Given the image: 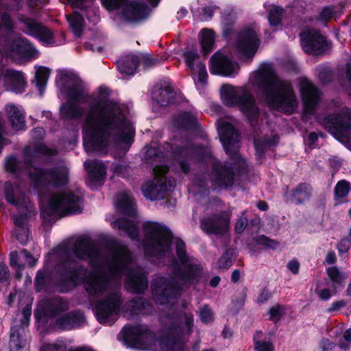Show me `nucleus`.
Returning a JSON list of instances; mask_svg holds the SVG:
<instances>
[{"instance_id": "obj_1", "label": "nucleus", "mask_w": 351, "mask_h": 351, "mask_svg": "<svg viewBox=\"0 0 351 351\" xmlns=\"http://www.w3.org/2000/svg\"><path fill=\"white\" fill-rule=\"evenodd\" d=\"M110 93L108 88L99 86L97 98L93 97L89 103L84 126L88 137L84 141L86 152L106 155L114 132L115 143L128 146L134 143L135 129L119 104L109 98Z\"/></svg>"}, {"instance_id": "obj_2", "label": "nucleus", "mask_w": 351, "mask_h": 351, "mask_svg": "<svg viewBox=\"0 0 351 351\" xmlns=\"http://www.w3.org/2000/svg\"><path fill=\"white\" fill-rule=\"evenodd\" d=\"M219 137L229 160L223 162L215 161L211 167V181L219 188L228 189L232 187L236 176H241L247 172V161L241 156L238 149L234 148L240 141V134L234 125L223 122L217 128Z\"/></svg>"}, {"instance_id": "obj_3", "label": "nucleus", "mask_w": 351, "mask_h": 351, "mask_svg": "<svg viewBox=\"0 0 351 351\" xmlns=\"http://www.w3.org/2000/svg\"><path fill=\"white\" fill-rule=\"evenodd\" d=\"M255 79L269 108L289 115L295 112L298 101L291 82L280 80L270 64H262Z\"/></svg>"}, {"instance_id": "obj_4", "label": "nucleus", "mask_w": 351, "mask_h": 351, "mask_svg": "<svg viewBox=\"0 0 351 351\" xmlns=\"http://www.w3.org/2000/svg\"><path fill=\"white\" fill-rule=\"evenodd\" d=\"M223 104L229 108H237L241 113L243 120L253 129L259 124L261 114V108L253 93L245 87H241L237 92L230 84H223L221 88Z\"/></svg>"}, {"instance_id": "obj_5", "label": "nucleus", "mask_w": 351, "mask_h": 351, "mask_svg": "<svg viewBox=\"0 0 351 351\" xmlns=\"http://www.w3.org/2000/svg\"><path fill=\"white\" fill-rule=\"evenodd\" d=\"M88 269L70 257H62L53 267L55 286L61 293H67L82 285L88 275Z\"/></svg>"}, {"instance_id": "obj_6", "label": "nucleus", "mask_w": 351, "mask_h": 351, "mask_svg": "<svg viewBox=\"0 0 351 351\" xmlns=\"http://www.w3.org/2000/svg\"><path fill=\"white\" fill-rule=\"evenodd\" d=\"M175 245L178 260L172 262L174 275L185 285H197L203 276V267L199 263L191 262L182 239H178Z\"/></svg>"}, {"instance_id": "obj_7", "label": "nucleus", "mask_w": 351, "mask_h": 351, "mask_svg": "<svg viewBox=\"0 0 351 351\" xmlns=\"http://www.w3.org/2000/svg\"><path fill=\"white\" fill-rule=\"evenodd\" d=\"M143 228L145 233V255L155 257L171 250L173 234L168 227L158 222L147 221Z\"/></svg>"}, {"instance_id": "obj_8", "label": "nucleus", "mask_w": 351, "mask_h": 351, "mask_svg": "<svg viewBox=\"0 0 351 351\" xmlns=\"http://www.w3.org/2000/svg\"><path fill=\"white\" fill-rule=\"evenodd\" d=\"M28 178L33 189L38 193L49 187H63L69 182L67 171L58 167H34V171L29 172Z\"/></svg>"}, {"instance_id": "obj_9", "label": "nucleus", "mask_w": 351, "mask_h": 351, "mask_svg": "<svg viewBox=\"0 0 351 351\" xmlns=\"http://www.w3.org/2000/svg\"><path fill=\"white\" fill-rule=\"evenodd\" d=\"M82 199L81 196L73 191H63L49 199L47 210L41 211L40 215L45 218V213L49 217L81 213L82 208L79 204Z\"/></svg>"}, {"instance_id": "obj_10", "label": "nucleus", "mask_w": 351, "mask_h": 351, "mask_svg": "<svg viewBox=\"0 0 351 351\" xmlns=\"http://www.w3.org/2000/svg\"><path fill=\"white\" fill-rule=\"evenodd\" d=\"M121 332L123 340L130 347L141 350H151L156 346L158 337L154 331L143 326L125 325Z\"/></svg>"}, {"instance_id": "obj_11", "label": "nucleus", "mask_w": 351, "mask_h": 351, "mask_svg": "<svg viewBox=\"0 0 351 351\" xmlns=\"http://www.w3.org/2000/svg\"><path fill=\"white\" fill-rule=\"evenodd\" d=\"M193 151L199 161H203L206 157V150L201 145H171L170 147V160L172 164L178 165L181 171L188 174L191 171V152Z\"/></svg>"}, {"instance_id": "obj_12", "label": "nucleus", "mask_w": 351, "mask_h": 351, "mask_svg": "<svg viewBox=\"0 0 351 351\" xmlns=\"http://www.w3.org/2000/svg\"><path fill=\"white\" fill-rule=\"evenodd\" d=\"M151 291L156 304L166 305L180 296L182 288L178 282L166 277L159 276L153 280Z\"/></svg>"}, {"instance_id": "obj_13", "label": "nucleus", "mask_w": 351, "mask_h": 351, "mask_svg": "<svg viewBox=\"0 0 351 351\" xmlns=\"http://www.w3.org/2000/svg\"><path fill=\"white\" fill-rule=\"evenodd\" d=\"M19 23L23 25V31L28 36H32L47 45L55 43L53 32L42 23L23 14L17 15Z\"/></svg>"}, {"instance_id": "obj_14", "label": "nucleus", "mask_w": 351, "mask_h": 351, "mask_svg": "<svg viewBox=\"0 0 351 351\" xmlns=\"http://www.w3.org/2000/svg\"><path fill=\"white\" fill-rule=\"evenodd\" d=\"M58 74L61 81L73 83V85L68 86L66 90V94L69 101L86 103L88 99L93 97L92 95L85 93L84 82L77 73L66 70H61L58 72Z\"/></svg>"}, {"instance_id": "obj_15", "label": "nucleus", "mask_w": 351, "mask_h": 351, "mask_svg": "<svg viewBox=\"0 0 351 351\" xmlns=\"http://www.w3.org/2000/svg\"><path fill=\"white\" fill-rule=\"evenodd\" d=\"M301 45L304 51L309 55L318 56L328 49L325 36L315 29H308L300 34Z\"/></svg>"}, {"instance_id": "obj_16", "label": "nucleus", "mask_w": 351, "mask_h": 351, "mask_svg": "<svg viewBox=\"0 0 351 351\" xmlns=\"http://www.w3.org/2000/svg\"><path fill=\"white\" fill-rule=\"evenodd\" d=\"M324 128L331 134L342 136L351 131V113H330L323 119Z\"/></svg>"}, {"instance_id": "obj_17", "label": "nucleus", "mask_w": 351, "mask_h": 351, "mask_svg": "<svg viewBox=\"0 0 351 351\" xmlns=\"http://www.w3.org/2000/svg\"><path fill=\"white\" fill-rule=\"evenodd\" d=\"M72 252L78 260H88L91 263L97 261L101 257L98 245L92 242L88 236H83L76 239L72 246Z\"/></svg>"}, {"instance_id": "obj_18", "label": "nucleus", "mask_w": 351, "mask_h": 351, "mask_svg": "<svg viewBox=\"0 0 351 351\" xmlns=\"http://www.w3.org/2000/svg\"><path fill=\"white\" fill-rule=\"evenodd\" d=\"M122 304L121 295L114 292L99 300L95 305L97 319L100 324H105L113 314L119 312Z\"/></svg>"}, {"instance_id": "obj_19", "label": "nucleus", "mask_w": 351, "mask_h": 351, "mask_svg": "<svg viewBox=\"0 0 351 351\" xmlns=\"http://www.w3.org/2000/svg\"><path fill=\"white\" fill-rule=\"evenodd\" d=\"M260 45L255 30L251 27H245L238 34L237 49L245 58H252L256 53Z\"/></svg>"}, {"instance_id": "obj_20", "label": "nucleus", "mask_w": 351, "mask_h": 351, "mask_svg": "<svg viewBox=\"0 0 351 351\" xmlns=\"http://www.w3.org/2000/svg\"><path fill=\"white\" fill-rule=\"evenodd\" d=\"M110 280L109 274L104 270L99 269L91 274L88 278L85 277V281L82 284L89 295L99 297L106 292Z\"/></svg>"}, {"instance_id": "obj_21", "label": "nucleus", "mask_w": 351, "mask_h": 351, "mask_svg": "<svg viewBox=\"0 0 351 351\" xmlns=\"http://www.w3.org/2000/svg\"><path fill=\"white\" fill-rule=\"evenodd\" d=\"M300 92L306 112H312L317 106L322 93L319 88L307 78L300 82Z\"/></svg>"}, {"instance_id": "obj_22", "label": "nucleus", "mask_w": 351, "mask_h": 351, "mask_svg": "<svg viewBox=\"0 0 351 351\" xmlns=\"http://www.w3.org/2000/svg\"><path fill=\"white\" fill-rule=\"evenodd\" d=\"M230 218L223 213L213 215L201 221V227L208 235L223 236L228 230Z\"/></svg>"}, {"instance_id": "obj_23", "label": "nucleus", "mask_w": 351, "mask_h": 351, "mask_svg": "<svg viewBox=\"0 0 351 351\" xmlns=\"http://www.w3.org/2000/svg\"><path fill=\"white\" fill-rule=\"evenodd\" d=\"M172 321L169 326V330L174 331L178 336H183L185 326L188 333H191L194 325L193 315L187 313L184 309L175 310L169 315Z\"/></svg>"}, {"instance_id": "obj_24", "label": "nucleus", "mask_w": 351, "mask_h": 351, "mask_svg": "<svg viewBox=\"0 0 351 351\" xmlns=\"http://www.w3.org/2000/svg\"><path fill=\"white\" fill-rule=\"evenodd\" d=\"M149 13L150 10L146 3L132 1L124 6L122 16L128 22L136 23L146 19Z\"/></svg>"}, {"instance_id": "obj_25", "label": "nucleus", "mask_w": 351, "mask_h": 351, "mask_svg": "<svg viewBox=\"0 0 351 351\" xmlns=\"http://www.w3.org/2000/svg\"><path fill=\"white\" fill-rule=\"evenodd\" d=\"M147 277L143 271L134 269H129L125 282V287L132 293H143L147 289Z\"/></svg>"}, {"instance_id": "obj_26", "label": "nucleus", "mask_w": 351, "mask_h": 351, "mask_svg": "<svg viewBox=\"0 0 351 351\" xmlns=\"http://www.w3.org/2000/svg\"><path fill=\"white\" fill-rule=\"evenodd\" d=\"M85 322L84 313L80 310H73L58 317L56 324L61 330H71L81 327Z\"/></svg>"}, {"instance_id": "obj_27", "label": "nucleus", "mask_w": 351, "mask_h": 351, "mask_svg": "<svg viewBox=\"0 0 351 351\" xmlns=\"http://www.w3.org/2000/svg\"><path fill=\"white\" fill-rule=\"evenodd\" d=\"M211 74L230 76L234 71L233 62L226 56L216 53L210 59Z\"/></svg>"}, {"instance_id": "obj_28", "label": "nucleus", "mask_w": 351, "mask_h": 351, "mask_svg": "<svg viewBox=\"0 0 351 351\" xmlns=\"http://www.w3.org/2000/svg\"><path fill=\"white\" fill-rule=\"evenodd\" d=\"M167 183H160V180H149L142 185V192L145 197L151 201L160 200L165 198V194L171 189Z\"/></svg>"}, {"instance_id": "obj_29", "label": "nucleus", "mask_w": 351, "mask_h": 351, "mask_svg": "<svg viewBox=\"0 0 351 351\" xmlns=\"http://www.w3.org/2000/svg\"><path fill=\"white\" fill-rule=\"evenodd\" d=\"M182 337L169 330L166 335L158 337V343L163 351H187Z\"/></svg>"}, {"instance_id": "obj_30", "label": "nucleus", "mask_w": 351, "mask_h": 351, "mask_svg": "<svg viewBox=\"0 0 351 351\" xmlns=\"http://www.w3.org/2000/svg\"><path fill=\"white\" fill-rule=\"evenodd\" d=\"M4 83L10 89L16 93H21L25 91L26 80L24 73L12 69H6L3 74Z\"/></svg>"}, {"instance_id": "obj_31", "label": "nucleus", "mask_w": 351, "mask_h": 351, "mask_svg": "<svg viewBox=\"0 0 351 351\" xmlns=\"http://www.w3.org/2000/svg\"><path fill=\"white\" fill-rule=\"evenodd\" d=\"M153 99L157 101L160 106H168L176 104L180 102L178 95L170 86L158 87L153 93Z\"/></svg>"}, {"instance_id": "obj_32", "label": "nucleus", "mask_w": 351, "mask_h": 351, "mask_svg": "<svg viewBox=\"0 0 351 351\" xmlns=\"http://www.w3.org/2000/svg\"><path fill=\"white\" fill-rule=\"evenodd\" d=\"M10 51L14 55L26 59L36 58L38 52L34 45L25 38L14 39L10 45Z\"/></svg>"}, {"instance_id": "obj_33", "label": "nucleus", "mask_w": 351, "mask_h": 351, "mask_svg": "<svg viewBox=\"0 0 351 351\" xmlns=\"http://www.w3.org/2000/svg\"><path fill=\"white\" fill-rule=\"evenodd\" d=\"M4 197L8 204L17 208L24 206L27 199L25 194L10 181L4 183Z\"/></svg>"}, {"instance_id": "obj_34", "label": "nucleus", "mask_w": 351, "mask_h": 351, "mask_svg": "<svg viewBox=\"0 0 351 351\" xmlns=\"http://www.w3.org/2000/svg\"><path fill=\"white\" fill-rule=\"evenodd\" d=\"M26 345L25 328L18 324L13 325L10 330L8 348L10 351H23Z\"/></svg>"}, {"instance_id": "obj_35", "label": "nucleus", "mask_w": 351, "mask_h": 351, "mask_svg": "<svg viewBox=\"0 0 351 351\" xmlns=\"http://www.w3.org/2000/svg\"><path fill=\"white\" fill-rule=\"evenodd\" d=\"M141 60L134 54H128L121 57L117 61L118 71L127 75H134L139 66Z\"/></svg>"}, {"instance_id": "obj_36", "label": "nucleus", "mask_w": 351, "mask_h": 351, "mask_svg": "<svg viewBox=\"0 0 351 351\" xmlns=\"http://www.w3.org/2000/svg\"><path fill=\"white\" fill-rule=\"evenodd\" d=\"M68 308L67 302L61 298H57L46 302L43 308V312L45 316L53 319L60 315L62 313L66 311Z\"/></svg>"}, {"instance_id": "obj_37", "label": "nucleus", "mask_w": 351, "mask_h": 351, "mask_svg": "<svg viewBox=\"0 0 351 351\" xmlns=\"http://www.w3.org/2000/svg\"><path fill=\"white\" fill-rule=\"evenodd\" d=\"M312 187L309 184L300 183L291 191L290 201L296 205H301L310 199Z\"/></svg>"}, {"instance_id": "obj_38", "label": "nucleus", "mask_w": 351, "mask_h": 351, "mask_svg": "<svg viewBox=\"0 0 351 351\" xmlns=\"http://www.w3.org/2000/svg\"><path fill=\"white\" fill-rule=\"evenodd\" d=\"M6 111L13 130L15 131L25 130L26 128L25 117L19 108L14 104L8 105Z\"/></svg>"}, {"instance_id": "obj_39", "label": "nucleus", "mask_w": 351, "mask_h": 351, "mask_svg": "<svg viewBox=\"0 0 351 351\" xmlns=\"http://www.w3.org/2000/svg\"><path fill=\"white\" fill-rule=\"evenodd\" d=\"M128 308L132 315L149 314L152 311V305L145 298L138 297L129 302Z\"/></svg>"}, {"instance_id": "obj_40", "label": "nucleus", "mask_w": 351, "mask_h": 351, "mask_svg": "<svg viewBox=\"0 0 351 351\" xmlns=\"http://www.w3.org/2000/svg\"><path fill=\"white\" fill-rule=\"evenodd\" d=\"M116 206L123 215L134 217L136 215L135 204L133 199L127 194L121 193L117 199Z\"/></svg>"}, {"instance_id": "obj_41", "label": "nucleus", "mask_w": 351, "mask_h": 351, "mask_svg": "<svg viewBox=\"0 0 351 351\" xmlns=\"http://www.w3.org/2000/svg\"><path fill=\"white\" fill-rule=\"evenodd\" d=\"M60 113L61 117L66 120L77 119L82 116V111L79 105L71 101L62 105Z\"/></svg>"}, {"instance_id": "obj_42", "label": "nucleus", "mask_w": 351, "mask_h": 351, "mask_svg": "<svg viewBox=\"0 0 351 351\" xmlns=\"http://www.w3.org/2000/svg\"><path fill=\"white\" fill-rule=\"evenodd\" d=\"M176 123L179 129L194 130L197 128L198 121L191 112H184L177 117Z\"/></svg>"}, {"instance_id": "obj_43", "label": "nucleus", "mask_w": 351, "mask_h": 351, "mask_svg": "<svg viewBox=\"0 0 351 351\" xmlns=\"http://www.w3.org/2000/svg\"><path fill=\"white\" fill-rule=\"evenodd\" d=\"M202 37L200 45L204 56L208 55L213 49L215 41V34L213 30L204 28L201 30Z\"/></svg>"}, {"instance_id": "obj_44", "label": "nucleus", "mask_w": 351, "mask_h": 351, "mask_svg": "<svg viewBox=\"0 0 351 351\" xmlns=\"http://www.w3.org/2000/svg\"><path fill=\"white\" fill-rule=\"evenodd\" d=\"M51 274L47 271L39 269L34 278V290L36 293L47 291L50 285Z\"/></svg>"}, {"instance_id": "obj_45", "label": "nucleus", "mask_w": 351, "mask_h": 351, "mask_svg": "<svg viewBox=\"0 0 351 351\" xmlns=\"http://www.w3.org/2000/svg\"><path fill=\"white\" fill-rule=\"evenodd\" d=\"M117 228L125 231L132 240H138L139 232L134 223L127 219H119L115 221Z\"/></svg>"}, {"instance_id": "obj_46", "label": "nucleus", "mask_w": 351, "mask_h": 351, "mask_svg": "<svg viewBox=\"0 0 351 351\" xmlns=\"http://www.w3.org/2000/svg\"><path fill=\"white\" fill-rule=\"evenodd\" d=\"M326 274L332 282V287L335 293L337 291V286H344L346 280L345 274L341 272L336 266L326 268Z\"/></svg>"}, {"instance_id": "obj_47", "label": "nucleus", "mask_w": 351, "mask_h": 351, "mask_svg": "<svg viewBox=\"0 0 351 351\" xmlns=\"http://www.w3.org/2000/svg\"><path fill=\"white\" fill-rule=\"evenodd\" d=\"M49 75L50 69L45 66H40L36 73V86L40 95L45 90Z\"/></svg>"}, {"instance_id": "obj_48", "label": "nucleus", "mask_w": 351, "mask_h": 351, "mask_svg": "<svg viewBox=\"0 0 351 351\" xmlns=\"http://www.w3.org/2000/svg\"><path fill=\"white\" fill-rule=\"evenodd\" d=\"M263 332L257 330L253 336L254 348L255 351H275L274 346L271 341L263 340Z\"/></svg>"}, {"instance_id": "obj_49", "label": "nucleus", "mask_w": 351, "mask_h": 351, "mask_svg": "<svg viewBox=\"0 0 351 351\" xmlns=\"http://www.w3.org/2000/svg\"><path fill=\"white\" fill-rule=\"evenodd\" d=\"M68 22L74 35L77 38H80L82 35L84 25V19L80 13L76 12L73 16L68 18Z\"/></svg>"}, {"instance_id": "obj_50", "label": "nucleus", "mask_w": 351, "mask_h": 351, "mask_svg": "<svg viewBox=\"0 0 351 351\" xmlns=\"http://www.w3.org/2000/svg\"><path fill=\"white\" fill-rule=\"evenodd\" d=\"M88 175L92 182H101L106 175V167L102 163H94Z\"/></svg>"}, {"instance_id": "obj_51", "label": "nucleus", "mask_w": 351, "mask_h": 351, "mask_svg": "<svg viewBox=\"0 0 351 351\" xmlns=\"http://www.w3.org/2000/svg\"><path fill=\"white\" fill-rule=\"evenodd\" d=\"M284 9L279 5L274 6L268 13V21L271 27H278L282 25Z\"/></svg>"}, {"instance_id": "obj_52", "label": "nucleus", "mask_w": 351, "mask_h": 351, "mask_svg": "<svg viewBox=\"0 0 351 351\" xmlns=\"http://www.w3.org/2000/svg\"><path fill=\"white\" fill-rule=\"evenodd\" d=\"M351 189V184L350 182L342 180L337 182L334 189L335 200L344 198L348 196Z\"/></svg>"}, {"instance_id": "obj_53", "label": "nucleus", "mask_w": 351, "mask_h": 351, "mask_svg": "<svg viewBox=\"0 0 351 351\" xmlns=\"http://www.w3.org/2000/svg\"><path fill=\"white\" fill-rule=\"evenodd\" d=\"M182 57L188 69L193 72L195 71V60L199 58V55L197 49H191L183 52Z\"/></svg>"}, {"instance_id": "obj_54", "label": "nucleus", "mask_w": 351, "mask_h": 351, "mask_svg": "<svg viewBox=\"0 0 351 351\" xmlns=\"http://www.w3.org/2000/svg\"><path fill=\"white\" fill-rule=\"evenodd\" d=\"M145 156L149 162H161L164 158V154L158 147H149L147 149Z\"/></svg>"}, {"instance_id": "obj_55", "label": "nucleus", "mask_w": 351, "mask_h": 351, "mask_svg": "<svg viewBox=\"0 0 351 351\" xmlns=\"http://www.w3.org/2000/svg\"><path fill=\"white\" fill-rule=\"evenodd\" d=\"M351 247V227L349 228L347 236L340 239L337 245V249L339 256H342L349 252Z\"/></svg>"}, {"instance_id": "obj_56", "label": "nucleus", "mask_w": 351, "mask_h": 351, "mask_svg": "<svg viewBox=\"0 0 351 351\" xmlns=\"http://www.w3.org/2000/svg\"><path fill=\"white\" fill-rule=\"evenodd\" d=\"M20 162L17 160L15 156L10 155L7 157L5 162V169L7 172L15 174L21 172V170L19 167Z\"/></svg>"}, {"instance_id": "obj_57", "label": "nucleus", "mask_w": 351, "mask_h": 351, "mask_svg": "<svg viewBox=\"0 0 351 351\" xmlns=\"http://www.w3.org/2000/svg\"><path fill=\"white\" fill-rule=\"evenodd\" d=\"M141 62L143 69L144 70H148L159 64L160 62V60L158 58L154 57L149 54H145L142 56Z\"/></svg>"}, {"instance_id": "obj_58", "label": "nucleus", "mask_w": 351, "mask_h": 351, "mask_svg": "<svg viewBox=\"0 0 351 351\" xmlns=\"http://www.w3.org/2000/svg\"><path fill=\"white\" fill-rule=\"evenodd\" d=\"M218 267L220 269H228L232 265V253L230 250H227L223 255L218 259Z\"/></svg>"}, {"instance_id": "obj_59", "label": "nucleus", "mask_w": 351, "mask_h": 351, "mask_svg": "<svg viewBox=\"0 0 351 351\" xmlns=\"http://www.w3.org/2000/svg\"><path fill=\"white\" fill-rule=\"evenodd\" d=\"M15 237L23 245L28 242L29 230V228H14Z\"/></svg>"}, {"instance_id": "obj_60", "label": "nucleus", "mask_w": 351, "mask_h": 351, "mask_svg": "<svg viewBox=\"0 0 351 351\" xmlns=\"http://www.w3.org/2000/svg\"><path fill=\"white\" fill-rule=\"evenodd\" d=\"M254 240L258 245L273 250L276 249L278 245V242L265 235H260L256 237Z\"/></svg>"}, {"instance_id": "obj_61", "label": "nucleus", "mask_w": 351, "mask_h": 351, "mask_svg": "<svg viewBox=\"0 0 351 351\" xmlns=\"http://www.w3.org/2000/svg\"><path fill=\"white\" fill-rule=\"evenodd\" d=\"M283 306L280 304L271 306L268 312L270 315L269 320L276 323L283 315Z\"/></svg>"}, {"instance_id": "obj_62", "label": "nucleus", "mask_w": 351, "mask_h": 351, "mask_svg": "<svg viewBox=\"0 0 351 351\" xmlns=\"http://www.w3.org/2000/svg\"><path fill=\"white\" fill-rule=\"evenodd\" d=\"M32 151L35 154L44 156H53L56 153V151L53 149L47 147L43 143L34 145L32 147Z\"/></svg>"}, {"instance_id": "obj_63", "label": "nucleus", "mask_w": 351, "mask_h": 351, "mask_svg": "<svg viewBox=\"0 0 351 351\" xmlns=\"http://www.w3.org/2000/svg\"><path fill=\"white\" fill-rule=\"evenodd\" d=\"M23 318L21 320V324H19L23 328L27 327L29 324L30 317L32 315V304H27L22 309Z\"/></svg>"}, {"instance_id": "obj_64", "label": "nucleus", "mask_w": 351, "mask_h": 351, "mask_svg": "<svg viewBox=\"0 0 351 351\" xmlns=\"http://www.w3.org/2000/svg\"><path fill=\"white\" fill-rule=\"evenodd\" d=\"M199 317L201 321L204 324L210 323L214 319L213 312L208 305L204 306L200 310Z\"/></svg>"}]
</instances>
